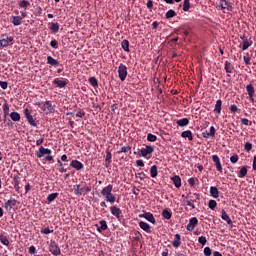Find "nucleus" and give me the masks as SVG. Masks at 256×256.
Returning <instances> with one entry per match:
<instances>
[{
  "label": "nucleus",
  "instance_id": "obj_1",
  "mask_svg": "<svg viewBox=\"0 0 256 256\" xmlns=\"http://www.w3.org/2000/svg\"><path fill=\"white\" fill-rule=\"evenodd\" d=\"M14 38L13 36H9L7 34H2L0 39V49L5 47H9V45H13Z\"/></svg>",
  "mask_w": 256,
  "mask_h": 256
},
{
  "label": "nucleus",
  "instance_id": "obj_2",
  "mask_svg": "<svg viewBox=\"0 0 256 256\" xmlns=\"http://www.w3.org/2000/svg\"><path fill=\"white\" fill-rule=\"evenodd\" d=\"M140 151V157H145V159H151V155H153V151L155 148L151 145H147L145 148H142Z\"/></svg>",
  "mask_w": 256,
  "mask_h": 256
},
{
  "label": "nucleus",
  "instance_id": "obj_3",
  "mask_svg": "<svg viewBox=\"0 0 256 256\" xmlns=\"http://www.w3.org/2000/svg\"><path fill=\"white\" fill-rule=\"evenodd\" d=\"M49 251L52 255L59 256L61 255V248H59V244L55 242V240H50Z\"/></svg>",
  "mask_w": 256,
  "mask_h": 256
},
{
  "label": "nucleus",
  "instance_id": "obj_4",
  "mask_svg": "<svg viewBox=\"0 0 256 256\" xmlns=\"http://www.w3.org/2000/svg\"><path fill=\"white\" fill-rule=\"evenodd\" d=\"M74 193L75 195H82L83 193L87 195V193H91V186H84L81 188V185L77 184L74 186Z\"/></svg>",
  "mask_w": 256,
  "mask_h": 256
},
{
  "label": "nucleus",
  "instance_id": "obj_5",
  "mask_svg": "<svg viewBox=\"0 0 256 256\" xmlns=\"http://www.w3.org/2000/svg\"><path fill=\"white\" fill-rule=\"evenodd\" d=\"M23 113L29 125H31V127H37V122H35V120L33 119V115H31V110H29V108H25L23 110Z\"/></svg>",
  "mask_w": 256,
  "mask_h": 256
},
{
  "label": "nucleus",
  "instance_id": "obj_6",
  "mask_svg": "<svg viewBox=\"0 0 256 256\" xmlns=\"http://www.w3.org/2000/svg\"><path fill=\"white\" fill-rule=\"evenodd\" d=\"M118 77L120 81H125L127 79V66L123 63L118 67Z\"/></svg>",
  "mask_w": 256,
  "mask_h": 256
},
{
  "label": "nucleus",
  "instance_id": "obj_7",
  "mask_svg": "<svg viewBox=\"0 0 256 256\" xmlns=\"http://www.w3.org/2000/svg\"><path fill=\"white\" fill-rule=\"evenodd\" d=\"M138 217L140 219H146V221H149V223H152V225L157 224V220H155V216H153V213L151 212H145L143 214H139Z\"/></svg>",
  "mask_w": 256,
  "mask_h": 256
},
{
  "label": "nucleus",
  "instance_id": "obj_8",
  "mask_svg": "<svg viewBox=\"0 0 256 256\" xmlns=\"http://www.w3.org/2000/svg\"><path fill=\"white\" fill-rule=\"evenodd\" d=\"M110 212L112 213V215L114 217H116V219H118L119 221L121 219H123V211H121V208L117 207V206H111L110 207Z\"/></svg>",
  "mask_w": 256,
  "mask_h": 256
},
{
  "label": "nucleus",
  "instance_id": "obj_9",
  "mask_svg": "<svg viewBox=\"0 0 256 256\" xmlns=\"http://www.w3.org/2000/svg\"><path fill=\"white\" fill-rule=\"evenodd\" d=\"M51 153V149L41 146L39 150L36 151V157H38V159H42V157H45V155H51Z\"/></svg>",
  "mask_w": 256,
  "mask_h": 256
},
{
  "label": "nucleus",
  "instance_id": "obj_10",
  "mask_svg": "<svg viewBox=\"0 0 256 256\" xmlns=\"http://www.w3.org/2000/svg\"><path fill=\"white\" fill-rule=\"evenodd\" d=\"M199 223V220L197 217H193L189 220V223L187 224V231H194L195 227H197V224Z\"/></svg>",
  "mask_w": 256,
  "mask_h": 256
},
{
  "label": "nucleus",
  "instance_id": "obj_11",
  "mask_svg": "<svg viewBox=\"0 0 256 256\" xmlns=\"http://www.w3.org/2000/svg\"><path fill=\"white\" fill-rule=\"evenodd\" d=\"M212 161L215 164L217 171H219V173H223V167L221 166V159H219V156L213 155Z\"/></svg>",
  "mask_w": 256,
  "mask_h": 256
},
{
  "label": "nucleus",
  "instance_id": "obj_12",
  "mask_svg": "<svg viewBox=\"0 0 256 256\" xmlns=\"http://www.w3.org/2000/svg\"><path fill=\"white\" fill-rule=\"evenodd\" d=\"M220 7L223 10L233 11V4L227 0H220Z\"/></svg>",
  "mask_w": 256,
  "mask_h": 256
},
{
  "label": "nucleus",
  "instance_id": "obj_13",
  "mask_svg": "<svg viewBox=\"0 0 256 256\" xmlns=\"http://www.w3.org/2000/svg\"><path fill=\"white\" fill-rule=\"evenodd\" d=\"M70 167L76 169V171H81V169H84L85 166L79 160H72L70 163Z\"/></svg>",
  "mask_w": 256,
  "mask_h": 256
},
{
  "label": "nucleus",
  "instance_id": "obj_14",
  "mask_svg": "<svg viewBox=\"0 0 256 256\" xmlns=\"http://www.w3.org/2000/svg\"><path fill=\"white\" fill-rule=\"evenodd\" d=\"M215 131V126H211L210 131L205 130L204 132H202V137H204V139H209V137H215Z\"/></svg>",
  "mask_w": 256,
  "mask_h": 256
},
{
  "label": "nucleus",
  "instance_id": "obj_15",
  "mask_svg": "<svg viewBox=\"0 0 256 256\" xmlns=\"http://www.w3.org/2000/svg\"><path fill=\"white\" fill-rule=\"evenodd\" d=\"M99 225H100V226H98L97 224L95 225V227H97L98 233H103V231H107V229H108L107 221H105V220H100V221H99Z\"/></svg>",
  "mask_w": 256,
  "mask_h": 256
},
{
  "label": "nucleus",
  "instance_id": "obj_16",
  "mask_svg": "<svg viewBox=\"0 0 256 256\" xmlns=\"http://www.w3.org/2000/svg\"><path fill=\"white\" fill-rule=\"evenodd\" d=\"M53 85H55V87H58V89H63V87H67V81L55 78L53 80Z\"/></svg>",
  "mask_w": 256,
  "mask_h": 256
},
{
  "label": "nucleus",
  "instance_id": "obj_17",
  "mask_svg": "<svg viewBox=\"0 0 256 256\" xmlns=\"http://www.w3.org/2000/svg\"><path fill=\"white\" fill-rule=\"evenodd\" d=\"M111 192H113V185L109 184L101 190V196L106 198Z\"/></svg>",
  "mask_w": 256,
  "mask_h": 256
},
{
  "label": "nucleus",
  "instance_id": "obj_18",
  "mask_svg": "<svg viewBox=\"0 0 256 256\" xmlns=\"http://www.w3.org/2000/svg\"><path fill=\"white\" fill-rule=\"evenodd\" d=\"M221 219H223V221H226L228 225H233V220H231V217H229L225 209L221 211Z\"/></svg>",
  "mask_w": 256,
  "mask_h": 256
},
{
  "label": "nucleus",
  "instance_id": "obj_19",
  "mask_svg": "<svg viewBox=\"0 0 256 256\" xmlns=\"http://www.w3.org/2000/svg\"><path fill=\"white\" fill-rule=\"evenodd\" d=\"M15 205H17V201L15 199H10L4 204V208L6 211H11Z\"/></svg>",
  "mask_w": 256,
  "mask_h": 256
},
{
  "label": "nucleus",
  "instance_id": "obj_20",
  "mask_svg": "<svg viewBox=\"0 0 256 256\" xmlns=\"http://www.w3.org/2000/svg\"><path fill=\"white\" fill-rule=\"evenodd\" d=\"M139 227H140V229L145 231V233H151V225H149V223H147L145 221H140Z\"/></svg>",
  "mask_w": 256,
  "mask_h": 256
},
{
  "label": "nucleus",
  "instance_id": "obj_21",
  "mask_svg": "<svg viewBox=\"0 0 256 256\" xmlns=\"http://www.w3.org/2000/svg\"><path fill=\"white\" fill-rule=\"evenodd\" d=\"M183 202L185 205L190 207V211H193V209H195V203H197V200H193V198L188 199L186 197V199H184Z\"/></svg>",
  "mask_w": 256,
  "mask_h": 256
},
{
  "label": "nucleus",
  "instance_id": "obj_22",
  "mask_svg": "<svg viewBox=\"0 0 256 256\" xmlns=\"http://www.w3.org/2000/svg\"><path fill=\"white\" fill-rule=\"evenodd\" d=\"M210 197H213V199H219V189L217 186L210 187Z\"/></svg>",
  "mask_w": 256,
  "mask_h": 256
},
{
  "label": "nucleus",
  "instance_id": "obj_23",
  "mask_svg": "<svg viewBox=\"0 0 256 256\" xmlns=\"http://www.w3.org/2000/svg\"><path fill=\"white\" fill-rule=\"evenodd\" d=\"M111 159H113V155L111 154V152L109 150H107L105 163H104L106 169H108V167H111Z\"/></svg>",
  "mask_w": 256,
  "mask_h": 256
},
{
  "label": "nucleus",
  "instance_id": "obj_24",
  "mask_svg": "<svg viewBox=\"0 0 256 256\" xmlns=\"http://www.w3.org/2000/svg\"><path fill=\"white\" fill-rule=\"evenodd\" d=\"M47 65H51V67H58L59 61L52 56H47Z\"/></svg>",
  "mask_w": 256,
  "mask_h": 256
},
{
  "label": "nucleus",
  "instance_id": "obj_25",
  "mask_svg": "<svg viewBox=\"0 0 256 256\" xmlns=\"http://www.w3.org/2000/svg\"><path fill=\"white\" fill-rule=\"evenodd\" d=\"M45 105H46V115H48V113H55V106H53V102L46 101Z\"/></svg>",
  "mask_w": 256,
  "mask_h": 256
},
{
  "label": "nucleus",
  "instance_id": "obj_26",
  "mask_svg": "<svg viewBox=\"0 0 256 256\" xmlns=\"http://www.w3.org/2000/svg\"><path fill=\"white\" fill-rule=\"evenodd\" d=\"M23 23V18L21 16H12V24L14 27H19Z\"/></svg>",
  "mask_w": 256,
  "mask_h": 256
},
{
  "label": "nucleus",
  "instance_id": "obj_27",
  "mask_svg": "<svg viewBox=\"0 0 256 256\" xmlns=\"http://www.w3.org/2000/svg\"><path fill=\"white\" fill-rule=\"evenodd\" d=\"M172 245L176 249L181 246V235L180 234H175L174 240L172 241Z\"/></svg>",
  "mask_w": 256,
  "mask_h": 256
},
{
  "label": "nucleus",
  "instance_id": "obj_28",
  "mask_svg": "<svg viewBox=\"0 0 256 256\" xmlns=\"http://www.w3.org/2000/svg\"><path fill=\"white\" fill-rule=\"evenodd\" d=\"M163 219H171V217H173V212H171V209L167 208V209H164L161 213Z\"/></svg>",
  "mask_w": 256,
  "mask_h": 256
},
{
  "label": "nucleus",
  "instance_id": "obj_29",
  "mask_svg": "<svg viewBox=\"0 0 256 256\" xmlns=\"http://www.w3.org/2000/svg\"><path fill=\"white\" fill-rule=\"evenodd\" d=\"M117 201V197L115 196V194H113V192H110L106 198H105V202L106 203H115Z\"/></svg>",
  "mask_w": 256,
  "mask_h": 256
},
{
  "label": "nucleus",
  "instance_id": "obj_30",
  "mask_svg": "<svg viewBox=\"0 0 256 256\" xmlns=\"http://www.w3.org/2000/svg\"><path fill=\"white\" fill-rule=\"evenodd\" d=\"M222 105H223V101H221V99L217 100L214 108V113H217V115H221Z\"/></svg>",
  "mask_w": 256,
  "mask_h": 256
},
{
  "label": "nucleus",
  "instance_id": "obj_31",
  "mask_svg": "<svg viewBox=\"0 0 256 256\" xmlns=\"http://www.w3.org/2000/svg\"><path fill=\"white\" fill-rule=\"evenodd\" d=\"M181 137H183L184 139H188L189 141H193V132H191L190 130H186L181 133Z\"/></svg>",
  "mask_w": 256,
  "mask_h": 256
},
{
  "label": "nucleus",
  "instance_id": "obj_32",
  "mask_svg": "<svg viewBox=\"0 0 256 256\" xmlns=\"http://www.w3.org/2000/svg\"><path fill=\"white\" fill-rule=\"evenodd\" d=\"M246 91L249 97H255V87L252 84L246 86Z\"/></svg>",
  "mask_w": 256,
  "mask_h": 256
},
{
  "label": "nucleus",
  "instance_id": "obj_33",
  "mask_svg": "<svg viewBox=\"0 0 256 256\" xmlns=\"http://www.w3.org/2000/svg\"><path fill=\"white\" fill-rule=\"evenodd\" d=\"M171 181H173V183L177 189H179V187H181V177H179L178 175L173 176L171 178Z\"/></svg>",
  "mask_w": 256,
  "mask_h": 256
},
{
  "label": "nucleus",
  "instance_id": "obj_34",
  "mask_svg": "<svg viewBox=\"0 0 256 256\" xmlns=\"http://www.w3.org/2000/svg\"><path fill=\"white\" fill-rule=\"evenodd\" d=\"M176 125H178V127H187V125H189V120L188 118L177 120Z\"/></svg>",
  "mask_w": 256,
  "mask_h": 256
},
{
  "label": "nucleus",
  "instance_id": "obj_35",
  "mask_svg": "<svg viewBox=\"0 0 256 256\" xmlns=\"http://www.w3.org/2000/svg\"><path fill=\"white\" fill-rule=\"evenodd\" d=\"M247 168H248V166H243V167L239 170V172H238V177H239L240 179H243L244 177H247Z\"/></svg>",
  "mask_w": 256,
  "mask_h": 256
},
{
  "label": "nucleus",
  "instance_id": "obj_36",
  "mask_svg": "<svg viewBox=\"0 0 256 256\" xmlns=\"http://www.w3.org/2000/svg\"><path fill=\"white\" fill-rule=\"evenodd\" d=\"M18 5L21 9H29L31 2H29V0H20Z\"/></svg>",
  "mask_w": 256,
  "mask_h": 256
},
{
  "label": "nucleus",
  "instance_id": "obj_37",
  "mask_svg": "<svg viewBox=\"0 0 256 256\" xmlns=\"http://www.w3.org/2000/svg\"><path fill=\"white\" fill-rule=\"evenodd\" d=\"M251 45H253V40H245L242 44V51H247V48L251 47Z\"/></svg>",
  "mask_w": 256,
  "mask_h": 256
},
{
  "label": "nucleus",
  "instance_id": "obj_38",
  "mask_svg": "<svg viewBox=\"0 0 256 256\" xmlns=\"http://www.w3.org/2000/svg\"><path fill=\"white\" fill-rule=\"evenodd\" d=\"M10 119L15 122L21 121V114H19L18 112H12L10 113Z\"/></svg>",
  "mask_w": 256,
  "mask_h": 256
},
{
  "label": "nucleus",
  "instance_id": "obj_39",
  "mask_svg": "<svg viewBox=\"0 0 256 256\" xmlns=\"http://www.w3.org/2000/svg\"><path fill=\"white\" fill-rule=\"evenodd\" d=\"M158 171H157V166L153 165L150 167V177H152V179H155V177H157L158 175Z\"/></svg>",
  "mask_w": 256,
  "mask_h": 256
},
{
  "label": "nucleus",
  "instance_id": "obj_40",
  "mask_svg": "<svg viewBox=\"0 0 256 256\" xmlns=\"http://www.w3.org/2000/svg\"><path fill=\"white\" fill-rule=\"evenodd\" d=\"M14 181V189L17 193L21 190V186H19V176H14L13 178Z\"/></svg>",
  "mask_w": 256,
  "mask_h": 256
},
{
  "label": "nucleus",
  "instance_id": "obj_41",
  "mask_svg": "<svg viewBox=\"0 0 256 256\" xmlns=\"http://www.w3.org/2000/svg\"><path fill=\"white\" fill-rule=\"evenodd\" d=\"M57 197H59V193H51L47 196V202L48 203H53V201H55V199H57Z\"/></svg>",
  "mask_w": 256,
  "mask_h": 256
},
{
  "label": "nucleus",
  "instance_id": "obj_42",
  "mask_svg": "<svg viewBox=\"0 0 256 256\" xmlns=\"http://www.w3.org/2000/svg\"><path fill=\"white\" fill-rule=\"evenodd\" d=\"M0 242L2 243V245L9 247V238H7V236H5L4 234H0Z\"/></svg>",
  "mask_w": 256,
  "mask_h": 256
},
{
  "label": "nucleus",
  "instance_id": "obj_43",
  "mask_svg": "<svg viewBox=\"0 0 256 256\" xmlns=\"http://www.w3.org/2000/svg\"><path fill=\"white\" fill-rule=\"evenodd\" d=\"M90 85H92V87H99V81L97 80V78L95 76H92L88 79Z\"/></svg>",
  "mask_w": 256,
  "mask_h": 256
},
{
  "label": "nucleus",
  "instance_id": "obj_44",
  "mask_svg": "<svg viewBox=\"0 0 256 256\" xmlns=\"http://www.w3.org/2000/svg\"><path fill=\"white\" fill-rule=\"evenodd\" d=\"M121 47H122V49L126 52V53H129V40H123L122 42H121Z\"/></svg>",
  "mask_w": 256,
  "mask_h": 256
},
{
  "label": "nucleus",
  "instance_id": "obj_45",
  "mask_svg": "<svg viewBox=\"0 0 256 256\" xmlns=\"http://www.w3.org/2000/svg\"><path fill=\"white\" fill-rule=\"evenodd\" d=\"M50 31H52V33H59V23L52 22Z\"/></svg>",
  "mask_w": 256,
  "mask_h": 256
},
{
  "label": "nucleus",
  "instance_id": "obj_46",
  "mask_svg": "<svg viewBox=\"0 0 256 256\" xmlns=\"http://www.w3.org/2000/svg\"><path fill=\"white\" fill-rule=\"evenodd\" d=\"M224 69H225L226 73H233V65H231V62L226 61Z\"/></svg>",
  "mask_w": 256,
  "mask_h": 256
},
{
  "label": "nucleus",
  "instance_id": "obj_47",
  "mask_svg": "<svg viewBox=\"0 0 256 256\" xmlns=\"http://www.w3.org/2000/svg\"><path fill=\"white\" fill-rule=\"evenodd\" d=\"M176 15L177 13L174 10L170 9L166 12L165 19H172V17H175Z\"/></svg>",
  "mask_w": 256,
  "mask_h": 256
},
{
  "label": "nucleus",
  "instance_id": "obj_48",
  "mask_svg": "<svg viewBox=\"0 0 256 256\" xmlns=\"http://www.w3.org/2000/svg\"><path fill=\"white\" fill-rule=\"evenodd\" d=\"M2 111L4 113V117L6 118L9 115V104L5 102L2 106Z\"/></svg>",
  "mask_w": 256,
  "mask_h": 256
},
{
  "label": "nucleus",
  "instance_id": "obj_49",
  "mask_svg": "<svg viewBox=\"0 0 256 256\" xmlns=\"http://www.w3.org/2000/svg\"><path fill=\"white\" fill-rule=\"evenodd\" d=\"M147 141H149L150 143H155V141H157V137L152 133H148Z\"/></svg>",
  "mask_w": 256,
  "mask_h": 256
},
{
  "label": "nucleus",
  "instance_id": "obj_50",
  "mask_svg": "<svg viewBox=\"0 0 256 256\" xmlns=\"http://www.w3.org/2000/svg\"><path fill=\"white\" fill-rule=\"evenodd\" d=\"M189 9H191V3L189 2V0H184L183 11L187 12L189 11Z\"/></svg>",
  "mask_w": 256,
  "mask_h": 256
},
{
  "label": "nucleus",
  "instance_id": "obj_51",
  "mask_svg": "<svg viewBox=\"0 0 256 256\" xmlns=\"http://www.w3.org/2000/svg\"><path fill=\"white\" fill-rule=\"evenodd\" d=\"M208 207L209 209H211L212 211H215V207H217V201L215 200H210L208 203Z\"/></svg>",
  "mask_w": 256,
  "mask_h": 256
},
{
  "label": "nucleus",
  "instance_id": "obj_52",
  "mask_svg": "<svg viewBox=\"0 0 256 256\" xmlns=\"http://www.w3.org/2000/svg\"><path fill=\"white\" fill-rule=\"evenodd\" d=\"M244 149L247 153L251 152V149H253V144L251 142H246L244 145Z\"/></svg>",
  "mask_w": 256,
  "mask_h": 256
},
{
  "label": "nucleus",
  "instance_id": "obj_53",
  "mask_svg": "<svg viewBox=\"0 0 256 256\" xmlns=\"http://www.w3.org/2000/svg\"><path fill=\"white\" fill-rule=\"evenodd\" d=\"M53 231V227H51V229L49 227L41 229L43 235H49V233H53Z\"/></svg>",
  "mask_w": 256,
  "mask_h": 256
},
{
  "label": "nucleus",
  "instance_id": "obj_54",
  "mask_svg": "<svg viewBox=\"0 0 256 256\" xmlns=\"http://www.w3.org/2000/svg\"><path fill=\"white\" fill-rule=\"evenodd\" d=\"M129 151H131L130 146H123V147L118 151V153H119V154H121V153H129Z\"/></svg>",
  "mask_w": 256,
  "mask_h": 256
},
{
  "label": "nucleus",
  "instance_id": "obj_55",
  "mask_svg": "<svg viewBox=\"0 0 256 256\" xmlns=\"http://www.w3.org/2000/svg\"><path fill=\"white\" fill-rule=\"evenodd\" d=\"M36 105H38V107H40V109H42L44 113H47V105H45V102H37Z\"/></svg>",
  "mask_w": 256,
  "mask_h": 256
},
{
  "label": "nucleus",
  "instance_id": "obj_56",
  "mask_svg": "<svg viewBox=\"0 0 256 256\" xmlns=\"http://www.w3.org/2000/svg\"><path fill=\"white\" fill-rule=\"evenodd\" d=\"M50 46L53 48V49H59V42L57 40H52L50 42Z\"/></svg>",
  "mask_w": 256,
  "mask_h": 256
},
{
  "label": "nucleus",
  "instance_id": "obj_57",
  "mask_svg": "<svg viewBox=\"0 0 256 256\" xmlns=\"http://www.w3.org/2000/svg\"><path fill=\"white\" fill-rule=\"evenodd\" d=\"M237 161H239V155L234 154L233 156L230 157V162L235 164L237 163Z\"/></svg>",
  "mask_w": 256,
  "mask_h": 256
},
{
  "label": "nucleus",
  "instance_id": "obj_58",
  "mask_svg": "<svg viewBox=\"0 0 256 256\" xmlns=\"http://www.w3.org/2000/svg\"><path fill=\"white\" fill-rule=\"evenodd\" d=\"M198 242L200 243V245H206L207 243V238L205 236H200L198 238Z\"/></svg>",
  "mask_w": 256,
  "mask_h": 256
},
{
  "label": "nucleus",
  "instance_id": "obj_59",
  "mask_svg": "<svg viewBox=\"0 0 256 256\" xmlns=\"http://www.w3.org/2000/svg\"><path fill=\"white\" fill-rule=\"evenodd\" d=\"M243 59H244V63H246V65H251V58L249 57V53H247V55L244 56Z\"/></svg>",
  "mask_w": 256,
  "mask_h": 256
},
{
  "label": "nucleus",
  "instance_id": "obj_60",
  "mask_svg": "<svg viewBox=\"0 0 256 256\" xmlns=\"http://www.w3.org/2000/svg\"><path fill=\"white\" fill-rule=\"evenodd\" d=\"M197 181L196 178H189L188 183L190 187H195V182Z\"/></svg>",
  "mask_w": 256,
  "mask_h": 256
},
{
  "label": "nucleus",
  "instance_id": "obj_61",
  "mask_svg": "<svg viewBox=\"0 0 256 256\" xmlns=\"http://www.w3.org/2000/svg\"><path fill=\"white\" fill-rule=\"evenodd\" d=\"M204 255L211 256V248L209 246L204 248Z\"/></svg>",
  "mask_w": 256,
  "mask_h": 256
},
{
  "label": "nucleus",
  "instance_id": "obj_62",
  "mask_svg": "<svg viewBox=\"0 0 256 256\" xmlns=\"http://www.w3.org/2000/svg\"><path fill=\"white\" fill-rule=\"evenodd\" d=\"M241 123H242V125H246V126L252 125V122H249V119H247V118H242Z\"/></svg>",
  "mask_w": 256,
  "mask_h": 256
},
{
  "label": "nucleus",
  "instance_id": "obj_63",
  "mask_svg": "<svg viewBox=\"0 0 256 256\" xmlns=\"http://www.w3.org/2000/svg\"><path fill=\"white\" fill-rule=\"evenodd\" d=\"M76 117H80L81 119H83V117H85V111L80 109L78 113H76Z\"/></svg>",
  "mask_w": 256,
  "mask_h": 256
},
{
  "label": "nucleus",
  "instance_id": "obj_64",
  "mask_svg": "<svg viewBox=\"0 0 256 256\" xmlns=\"http://www.w3.org/2000/svg\"><path fill=\"white\" fill-rule=\"evenodd\" d=\"M230 111H231V113H235L236 111H238L237 105H235V104L231 105Z\"/></svg>",
  "mask_w": 256,
  "mask_h": 256
}]
</instances>
